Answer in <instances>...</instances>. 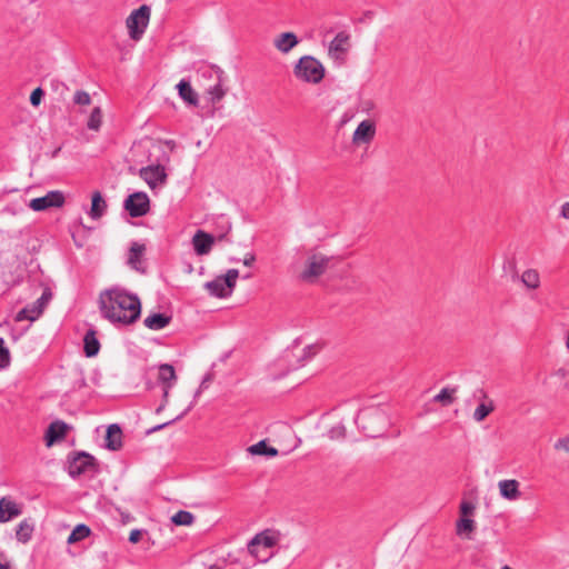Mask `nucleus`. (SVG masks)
<instances>
[{"label": "nucleus", "mask_w": 569, "mask_h": 569, "mask_svg": "<svg viewBox=\"0 0 569 569\" xmlns=\"http://www.w3.org/2000/svg\"><path fill=\"white\" fill-rule=\"evenodd\" d=\"M30 321L37 320L44 311V308L39 305L37 301L29 306Z\"/></svg>", "instance_id": "nucleus-41"}, {"label": "nucleus", "mask_w": 569, "mask_h": 569, "mask_svg": "<svg viewBox=\"0 0 569 569\" xmlns=\"http://www.w3.org/2000/svg\"><path fill=\"white\" fill-rule=\"evenodd\" d=\"M552 377L557 379L565 389H569V361L556 368L552 372Z\"/></svg>", "instance_id": "nucleus-33"}, {"label": "nucleus", "mask_w": 569, "mask_h": 569, "mask_svg": "<svg viewBox=\"0 0 569 569\" xmlns=\"http://www.w3.org/2000/svg\"><path fill=\"white\" fill-rule=\"evenodd\" d=\"M331 263V257L319 249L306 252L298 279L305 283L313 284L327 272Z\"/></svg>", "instance_id": "nucleus-3"}, {"label": "nucleus", "mask_w": 569, "mask_h": 569, "mask_svg": "<svg viewBox=\"0 0 569 569\" xmlns=\"http://www.w3.org/2000/svg\"><path fill=\"white\" fill-rule=\"evenodd\" d=\"M226 89L221 83H217L213 87L209 88L207 93L209 96V100L212 104L220 102L226 96Z\"/></svg>", "instance_id": "nucleus-34"}, {"label": "nucleus", "mask_w": 569, "mask_h": 569, "mask_svg": "<svg viewBox=\"0 0 569 569\" xmlns=\"http://www.w3.org/2000/svg\"><path fill=\"white\" fill-rule=\"evenodd\" d=\"M171 321V317L166 313H152L144 318L143 325L150 330H161L166 328Z\"/></svg>", "instance_id": "nucleus-25"}, {"label": "nucleus", "mask_w": 569, "mask_h": 569, "mask_svg": "<svg viewBox=\"0 0 569 569\" xmlns=\"http://www.w3.org/2000/svg\"><path fill=\"white\" fill-rule=\"evenodd\" d=\"M376 130V123L372 120H362L352 133V143L357 147L369 144L375 139Z\"/></svg>", "instance_id": "nucleus-14"}, {"label": "nucleus", "mask_w": 569, "mask_h": 569, "mask_svg": "<svg viewBox=\"0 0 569 569\" xmlns=\"http://www.w3.org/2000/svg\"><path fill=\"white\" fill-rule=\"evenodd\" d=\"M559 214L562 219L569 220V201L561 204Z\"/></svg>", "instance_id": "nucleus-47"}, {"label": "nucleus", "mask_w": 569, "mask_h": 569, "mask_svg": "<svg viewBox=\"0 0 569 569\" xmlns=\"http://www.w3.org/2000/svg\"><path fill=\"white\" fill-rule=\"evenodd\" d=\"M94 458L86 452L77 453L69 463V475L78 477L82 473L94 470Z\"/></svg>", "instance_id": "nucleus-15"}, {"label": "nucleus", "mask_w": 569, "mask_h": 569, "mask_svg": "<svg viewBox=\"0 0 569 569\" xmlns=\"http://www.w3.org/2000/svg\"><path fill=\"white\" fill-rule=\"evenodd\" d=\"M103 111L100 107H94L88 118L87 127L89 130L98 132L101 129Z\"/></svg>", "instance_id": "nucleus-29"}, {"label": "nucleus", "mask_w": 569, "mask_h": 569, "mask_svg": "<svg viewBox=\"0 0 569 569\" xmlns=\"http://www.w3.org/2000/svg\"><path fill=\"white\" fill-rule=\"evenodd\" d=\"M208 569H222L220 566L213 563L208 567Z\"/></svg>", "instance_id": "nucleus-50"}, {"label": "nucleus", "mask_w": 569, "mask_h": 569, "mask_svg": "<svg viewBox=\"0 0 569 569\" xmlns=\"http://www.w3.org/2000/svg\"><path fill=\"white\" fill-rule=\"evenodd\" d=\"M457 398V388H443L440 390L438 395L433 397V401L441 405L442 407H448L455 402Z\"/></svg>", "instance_id": "nucleus-28"}, {"label": "nucleus", "mask_w": 569, "mask_h": 569, "mask_svg": "<svg viewBox=\"0 0 569 569\" xmlns=\"http://www.w3.org/2000/svg\"><path fill=\"white\" fill-rule=\"evenodd\" d=\"M553 449L557 452L569 455V433L558 438L553 443Z\"/></svg>", "instance_id": "nucleus-37"}, {"label": "nucleus", "mask_w": 569, "mask_h": 569, "mask_svg": "<svg viewBox=\"0 0 569 569\" xmlns=\"http://www.w3.org/2000/svg\"><path fill=\"white\" fill-rule=\"evenodd\" d=\"M146 252V246L143 243L133 242L128 253V264L131 269L137 271H143L142 262Z\"/></svg>", "instance_id": "nucleus-18"}, {"label": "nucleus", "mask_w": 569, "mask_h": 569, "mask_svg": "<svg viewBox=\"0 0 569 569\" xmlns=\"http://www.w3.org/2000/svg\"><path fill=\"white\" fill-rule=\"evenodd\" d=\"M495 402L493 400L489 399L488 396L483 395L482 401L479 403V406L473 411V419L477 422L483 421L491 412L495 411Z\"/></svg>", "instance_id": "nucleus-26"}, {"label": "nucleus", "mask_w": 569, "mask_h": 569, "mask_svg": "<svg viewBox=\"0 0 569 569\" xmlns=\"http://www.w3.org/2000/svg\"><path fill=\"white\" fill-rule=\"evenodd\" d=\"M299 43L300 40L293 31L279 32L272 38L273 48L283 56L291 53Z\"/></svg>", "instance_id": "nucleus-13"}, {"label": "nucleus", "mask_w": 569, "mask_h": 569, "mask_svg": "<svg viewBox=\"0 0 569 569\" xmlns=\"http://www.w3.org/2000/svg\"><path fill=\"white\" fill-rule=\"evenodd\" d=\"M23 320H30L29 308L21 309L16 316V321L20 322Z\"/></svg>", "instance_id": "nucleus-44"}, {"label": "nucleus", "mask_w": 569, "mask_h": 569, "mask_svg": "<svg viewBox=\"0 0 569 569\" xmlns=\"http://www.w3.org/2000/svg\"><path fill=\"white\" fill-rule=\"evenodd\" d=\"M43 94L44 92L41 88H36L30 94V103L33 107H38L41 103Z\"/></svg>", "instance_id": "nucleus-42"}, {"label": "nucleus", "mask_w": 569, "mask_h": 569, "mask_svg": "<svg viewBox=\"0 0 569 569\" xmlns=\"http://www.w3.org/2000/svg\"><path fill=\"white\" fill-rule=\"evenodd\" d=\"M66 202V197L60 190L49 191L43 197L31 199L29 202V208L32 211L40 212L47 211L52 208H61Z\"/></svg>", "instance_id": "nucleus-10"}, {"label": "nucleus", "mask_w": 569, "mask_h": 569, "mask_svg": "<svg viewBox=\"0 0 569 569\" xmlns=\"http://www.w3.org/2000/svg\"><path fill=\"white\" fill-rule=\"evenodd\" d=\"M213 244L214 238L203 230H198L192 237V246L198 256L208 254Z\"/></svg>", "instance_id": "nucleus-17"}, {"label": "nucleus", "mask_w": 569, "mask_h": 569, "mask_svg": "<svg viewBox=\"0 0 569 569\" xmlns=\"http://www.w3.org/2000/svg\"><path fill=\"white\" fill-rule=\"evenodd\" d=\"M21 515V508L9 498L0 499V523L8 522L14 517Z\"/></svg>", "instance_id": "nucleus-20"}, {"label": "nucleus", "mask_w": 569, "mask_h": 569, "mask_svg": "<svg viewBox=\"0 0 569 569\" xmlns=\"http://www.w3.org/2000/svg\"><path fill=\"white\" fill-rule=\"evenodd\" d=\"M563 340H565V347H566L567 351L569 352V329L566 331Z\"/></svg>", "instance_id": "nucleus-49"}, {"label": "nucleus", "mask_w": 569, "mask_h": 569, "mask_svg": "<svg viewBox=\"0 0 569 569\" xmlns=\"http://www.w3.org/2000/svg\"><path fill=\"white\" fill-rule=\"evenodd\" d=\"M499 495L507 501H517L521 498L520 482L517 479H502L498 481Z\"/></svg>", "instance_id": "nucleus-16"}, {"label": "nucleus", "mask_w": 569, "mask_h": 569, "mask_svg": "<svg viewBox=\"0 0 569 569\" xmlns=\"http://www.w3.org/2000/svg\"><path fill=\"white\" fill-rule=\"evenodd\" d=\"M346 436V427L341 423L333 426L329 431V437L332 440H339L345 438Z\"/></svg>", "instance_id": "nucleus-40"}, {"label": "nucleus", "mask_w": 569, "mask_h": 569, "mask_svg": "<svg viewBox=\"0 0 569 569\" xmlns=\"http://www.w3.org/2000/svg\"><path fill=\"white\" fill-rule=\"evenodd\" d=\"M10 363V352L4 345V340L0 338V368L3 369Z\"/></svg>", "instance_id": "nucleus-39"}, {"label": "nucleus", "mask_w": 569, "mask_h": 569, "mask_svg": "<svg viewBox=\"0 0 569 569\" xmlns=\"http://www.w3.org/2000/svg\"><path fill=\"white\" fill-rule=\"evenodd\" d=\"M139 177L151 190L162 187L167 181V172L163 166H148L139 170Z\"/></svg>", "instance_id": "nucleus-12"}, {"label": "nucleus", "mask_w": 569, "mask_h": 569, "mask_svg": "<svg viewBox=\"0 0 569 569\" xmlns=\"http://www.w3.org/2000/svg\"><path fill=\"white\" fill-rule=\"evenodd\" d=\"M280 540V533L274 530H263L256 535L248 545V551L256 559L267 562L272 553H267V550L278 545Z\"/></svg>", "instance_id": "nucleus-7"}, {"label": "nucleus", "mask_w": 569, "mask_h": 569, "mask_svg": "<svg viewBox=\"0 0 569 569\" xmlns=\"http://www.w3.org/2000/svg\"><path fill=\"white\" fill-rule=\"evenodd\" d=\"M123 207L129 212L130 217H143L150 210V199L146 192L137 191L128 196Z\"/></svg>", "instance_id": "nucleus-11"}, {"label": "nucleus", "mask_w": 569, "mask_h": 569, "mask_svg": "<svg viewBox=\"0 0 569 569\" xmlns=\"http://www.w3.org/2000/svg\"><path fill=\"white\" fill-rule=\"evenodd\" d=\"M100 349V343L97 340L94 332L89 331L84 336V352L87 357H93L98 353Z\"/></svg>", "instance_id": "nucleus-31"}, {"label": "nucleus", "mask_w": 569, "mask_h": 569, "mask_svg": "<svg viewBox=\"0 0 569 569\" xmlns=\"http://www.w3.org/2000/svg\"><path fill=\"white\" fill-rule=\"evenodd\" d=\"M248 451L251 453V455H257V456H270V457H274L278 455V450L273 447H270L267 445V442L264 440L262 441H259L252 446H250L248 448Z\"/></svg>", "instance_id": "nucleus-30"}, {"label": "nucleus", "mask_w": 569, "mask_h": 569, "mask_svg": "<svg viewBox=\"0 0 569 569\" xmlns=\"http://www.w3.org/2000/svg\"><path fill=\"white\" fill-rule=\"evenodd\" d=\"M520 281L527 291H536L541 287L540 272L535 268H527L521 272Z\"/></svg>", "instance_id": "nucleus-19"}, {"label": "nucleus", "mask_w": 569, "mask_h": 569, "mask_svg": "<svg viewBox=\"0 0 569 569\" xmlns=\"http://www.w3.org/2000/svg\"><path fill=\"white\" fill-rule=\"evenodd\" d=\"M73 102L78 106H89L91 103V96L84 90H77L73 94Z\"/></svg>", "instance_id": "nucleus-38"}, {"label": "nucleus", "mask_w": 569, "mask_h": 569, "mask_svg": "<svg viewBox=\"0 0 569 569\" xmlns=\"http://www.w3.org/2000/svg\"><path fill=\"white\" fill-rule=\"evenodd\" d=\"M239 278L238 269H228L226 273L217 276L211 281H207L203 288L210 297L217 299H228L232 296Z\"/></svg>", "instance_id": "nucleus-5"}, {"label": "nucleus", "mask_w": 569, "mask_h": 569, "mask_svg": "<svg viewBox=\"0 0 569 569\" xmlns=\"http://www.w3.org/2000/svg\"><path fill=\"white\" fill-rule=\"evenodd\" d=\"M157 379L163 386L162 402L157 409V411L160 412L163 410H168L171 420L182 418L190 410L191 405L187 400L173 401L169 395V389L177 381L174 368L168 363L159 366Z\"/></svg>", "instance_id": "nucleus-2"}, {"label": "nucleus", "mask_w": 569, "mask_h": 569, "mask_svg": "<svg viewBox=\"0 0 569 569\" xmlns=\"http://www.w3.org/2000/svg\"><path fill=\"white\" fill-rule=\"evenodd\" d=\"M142 532L138 529H133L130 531L129 541L132 543H137L141 539Z\"/></svg>", "instance_id": "nucleus-46"}, {"label": "nucleus", "mask_w": 569, "mask_h": 569, "mask_svg": "<svg viewBox=\"0 0 569 569\" xmlns=\"http://www.w3.org/2000/svg\"><path fill=\"white\" fill-rule=\"evenodd\" d=\"M171 520L177 526H190L193 522L194 517L189 511L180 510L172 516Z\"/></svg>", "instance_id": "nucleus-35"}, {"label": "nucleus", "mask_w": 569, "mask_h": 569, "mask_svg": "<svg viewBox=\"0 0 569 569\" xmlns=\"http://www.w3.org/2000/svg\"><path fill=\"white\" fill-rule=\"evenodd\" d=\"M104 442L106 448L111 451L122 448V430L118 425L113 423L107 428Z\"/></svg>", "instance_id": "nucleus-21"}, {"label": "nucleus", "mask_w": 569, "mask_h": 569, "mask_svg": "<svg viewBox=\"0 0 569 569\" xmlns=\"http://www.w3.org/2000/svg\"><path fill=\"white\" fill-rule=\"evenodd\" d=\"M91 530L88 526L86 525H78L74 527V529L71 531V533L69 535L68 539H67V542L69 545H73V543H77L83 539H86L87 537H89Z\"/></svg>", "instance_id": "nucleus-32"}, {"label": "nucleus", "mask_w": 569, "mask_h": 569, "mask_svg": "<svg viewBox=\"0 0 569 569\" xmlns=\"http://www.w3.org/2000/svg\"><path fill=\"white\" fill-rule=\"evenodd\" d=\"M68 431V426L63 421L52 422L46 433V445L51 447L54 442L62 440Z\"/></svg>", "instance_id": "nucleus-22"}, {"label": "nucleus", "mask_w": 569, "mask_h": 569, "mask_svg": "<svg viewBox=\"0 0 569 569\" xmlns=\"http://www.w3.org/2000/svg\"><path fill=\"white\" fill-rule=\"evenodd\" d=\"M151 9L147 4H142L138 9L131 11L126 19V27L130 39L139 41L149 26Z\"/></svg>", "instance_id": "nucleus-8"}, {"label": "nucleus", "mask_w": 569, "mask_h": 569, "mask_svg": "<svg viewBox=\"0 0 569 569\" xmlns=\"http://www.w3.org/2000/svg\"><path fill=\"white\" fill-rule=\"evenodd\" d=\"M107 207V201L102 197L101 192L94 191L91 196V208L89 216L92 219L98 220L104 214Z\"/></svg>", "instance_id": "nucleus-24"}, {"label": "nucleus", "mask_w": 569, "mask_h": 569, "mask_svg": "<svg viewBox=\"0 0 569 569\" xmlns=\"http://www.w3.org/2000/svg\"><path fill=\"white\" fill-rule=\"evenodd\" d=\"M326 67L311 54L301 56L292 67L293 77L301 83L317 86L326 77Z\"/></svg>", "instance_id": "nucleus-4"}, {"label": "nucleus", "mask_w": 569, "mask_h": 569, "mask_svg": "<svg viewBox=\"0 0 569 569\" xmlns=\"http://www.w3.org/2000/svg\"><path fill=\"white\" fill-rule=\"evenodd\" d=\"M51 298H52V292H51L50 288H44L42 296L37 300V302L46 309L48 303L50 302Z\"/></svg>", "instance_id": "nucleus-43"}, {"label": "nucleus", "mask_w": 569, "mask_h": 569, "mask_svg": "<svg viewBox=\"0 0 569 569\" xmlns=\"http://www.w3.org/2000/svg\"><path fill=\"white\" fill-rule=\"evenodd\" d=\"M476 503L469 500H461L459 503L458 519L455 523V532L462 540H471L477 529L475 520Z\"/></svg>", "instance_id": "nucleus-6"}, {"label": "nucleus", "mask_w": 569, "mask_h": 569, "mask_svg": "<svg viewBox=\"0 0 569 569\" xmlns=\"http://www.w3.org/2000/svg\"><path fill=\"white\" fill-rule=\"evenodd\" d=\"M350 47V34L345 31L338 32L328 46L327 56L331 61L341 62L345 60Z\"/></svg>", "instance_id": "nucleus-9"}, {"label": "nucleus", "mask_w": 569, "mask_h": 569, "mask_svg": "<svg viewBox=\"0 0 569 569\" xmlns=\"http://www.w3.org/2000/svg\"><path fill=\"white\" fill-rule=\"evenodd\" d=\"M0 569H11L9 561L2 552H0Z\"/></svg>", "instance_id": "nucleus-48"}, {"label": "nucleus", "mask_w": 569, "mask_h": 569, "mask_svg": "<svg viewBox=\"0 0 569 569\" xmlns=\"http://www.w3.org/2000/svg\"><path fill=\"white\" fill-rule=\"evenodd\" d=\"M34 525L28 519L22 520L16 530V537L21 543H27L33 533Z\"/></svg>", "instance_id": "nucleus-27"}, {"label": "nucleus", "mask_w": 569, "mask_h": 569, "mask_svg": "<svg viewBox=\"0 0 569 569\" xmlns=\"http://www.w3.org/2000/svg\"><path fill=\"white\" fill-rule=\"evenodd\" d=\"M321 349H322V345L321 343H312V345L306 346L301 350L300 359L301 360L312 359L313 357H316L320 352Z\"/></svg>", "instance_id": "nucleus-36"}, {"label": "nucleus", "mask_w": 569, "mask_h": 569, "mask_svg": "<svg viewBox=\"0 0 569 569\" xmlns=\"http://www.w3.org/2000/svg\"><path fill=\"white\" fill-rule=\"evenodd\" d=\"M99 307L108 321L129 326L140 318L142 305L138 296L120 288H111L100 293Z\"/></svg>", "instance_id": "nucleus-1"}, {"label": "nucleus", "mask_w": 569, "mask_h": 569, "mask_svg": "<svg viewBox=\"0 0 569 569\" xmlns=\"http://www.w3.org/2000/svg\"><path fill=\"white\" fill-rule=\"evenodd\" d=\"M256 262V256L253 253H246L243 259H242V263L243 266L246 267H252L253 263Z\"/></svg>", "instance_id": "nucleus-45"}, {"label": "nucleus", "mask_w": 569, "mask_h": 569, "mask_svg": "<svg viewBox=\"0 0 569 569\" xmlns=\"http://www.w3.org/2000/svg\"><path fill=\"white\" fill-rule=\"evenodd\" d=\"M179 97L189 106H198L199 99L198 93L194 91V89L191 87L189 81L181 80L177 84Z\"/></svg>", "instance_id": "nucleus-23"}]
</instances>
